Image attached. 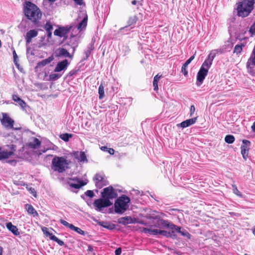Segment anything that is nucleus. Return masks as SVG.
Masks as SVG:
<instances>
[{"label": "nucleus", "mask_w": 255, "mask_h": 255, "mask_svg": "<svg viewBox=\"0 0 255 255\" xmlns=\"http://www.w3.org/2000/svg\"><path fill=\"white\" fill-rule=\"evenodd\" d=\"M23 11L25 16L33 23L36 24L42 17V12L39 7L30 1H26Z\"/></svg>", "instance_id": "nucleus-1"}, {"label": "nucleus", "mask_w": 255, "mask_h": 255, "mask_svg": "<svg viewBox=\"0 0 255 255\" xmlns=\"http://www.w3.org/2000/svg\"><path fill=\"white\" fill-rule=\"evenodd\" d=\"M71 161L67 159L66 156H55L51 161V169L58 173H63L70 168Z\"/></svg>", "instance_id": "nucleus-2"}, {"label": "nucleus", "mask_w": 255, "mask_h": 255, "mask_svg": "<svg viewBox=\"0 0 255 255\" xmlns=\"http://www.w3.org/2000/svg\"><path fill=\"white\" fill-rule=\"evenodd\" d=\"M255 0H243L237 3V15L245 17L248 16L254 9Z\"/></svg>", "instance_id": "nucleus-3"}, {"label": "nucleus", "mask_w": 255, "mask_h": 255, "mask_svg": "<svg viewBox=\"0 0 255 255\" xmlns=\"http://www.w3.org/2000/svg\"><path fill=\"white\" fill-rule=\"evenodd\" d=\"M130 198L126 195H123L118 197L114 204L115 212L118 214L125 213L129 207Z\"/></svg>", "instance_id": "nucleus-4"}, {"label": "nucleus", "mask_w": 255, "mask_h": 255, "mask_svg": "<svg viewBox=\"0 0 255 255\" xmlns=\"http://www.w3.org/2000/svg\"><path fill=\"white\" fill-rule=\"evenodd\" d=\"M16 145L14 144L6 145L0 147V160L7 159L14 155Z\"/></svg>", "instance_id": "nucleus-5"}, {"label": "nucleus", "mask_w": 255, "mask_h": 255, "mask_svg": "<svg viewBox=\"0 0 255 255\" xmlns=\"http://www.w3.org/2000/svg\"><path fill=\"white\" fill-rule=\"evenodd\" d=\"M101 196L110 201L111 199L117 198L118 193L117 190L112 186H109L103 189L101 192Z\"/></svg>", "instance_id": "nucleus-6"}, {"label": "nucleus", "mask_w": 255, "mask_h": 255, "mask_svg": "<svg viewBox=\"0 0 255 255\" xmlns=\"http://www.w3.org/2000/svg\"><path fill=\"white\" fill-rule=\"evenodd\" d=\"M93 181L96 187L99 189L107 185L108 182L105 178V176L99 173L95 175L93 177Z\"/></svg>", "instance_id": "nucleus-7"}, {"label": "nucleus", "mask_w": 255, "mask_h": 255, "mask_svg": "<svg viewBox=\"0 0 255 255\" xmlns=\"http://www.w3.org/2000/svg\"><path fill=\"white\" fill-rule=\"evenodd\" d=\"M1 118H0V121L2 126L6 128H13L14 121L9 116L7 113H2Z\"/></svg>", "instance_id": "nucleus-8"}, {"label": "nucleus", "mask_w": 255, "mask_h": 255, "mask_svg": "<svg viewBox=\"0 0 255 255\" xmlns=\"http://www.w3.org/2000/svg\"><path fill=\"white\" fill-rule=\"evenodd\" d=\"M112 204L113 203L110 200L103 198L95 200L93 203L99 211H101L103 208L110 207Z\"/></svg>", "instance_id": "nucleus-9"}, {"label": "nucleus", "mask_w": 255, "mask_h": 255, "mask_svg": "<svg viewBox=\"0 0 255 255\" xmlns=\"http://www.w3.org/2000/svg\"><path fill=\"white\" fill-rule=\"evenodd\" d=\"M71 28V26L60 27L54 31V34L60 37H63L65 39L67 38V34L70 32Z\"/></svg>", "instance_id": "nucleus-10"}, {"label": "nucleus", "mask_w": 255, "mask_h": 255, "mask_svg": "<svg viewBox=\"0 0 255 255\" xmlns=\"http://www.w3.org/2000/svg\"><path fill=\"white\" fill-rule=\"evenodd\" d=\"M216 55V53L213 51H211L208 55L207 59L203 63L201 68L205 69L208 71L209 68L211 67L213 61Z\"/></svg>", "instance_id": "nucleus-11"}, {"label": "nucleus", "mask_w": 255, "mask_h": 255, "mask_svg": "<svg viewBox=\"0 0 255 255\" xmlns=\"http://www.w3.org/2000/svg\"><path fill=\"white\" fill-rule=\"evenodd\" d=\"M251 145V142L249 140L244 139L243 140V145H241V154L244 159L246 160L249 152V146Z\"/></svg>", "instance_id": "nucleus-12"}, {"label": "nucleus", "mask_w": 255, "mask_h": 255, "mask_svg": "<svg viewBox=\"0 0 255 255\" xmlns=\"http://www.w3.org/2000/svg\"><path fill=\"white\" fill-rule=\"evenodd\" d=\"M60 223L65 226L67 228H69L70 230L74 231L75 232H77V233L82 235H85V232L81 230L80 228L74 226L73 224H70L67 221L64 220L63 219H60L59 220Z\"/></svg>", "instance_id": "nucleus-13"}, {"label": "nucleus", "mask_w": 255, "mask_h": 255, "mask_svg": "<svg viewBox=\"0 0 255 255\" xmlns=\"http://www.w3.org/2000/svg\"><path fill=\"white\" fill-rule=\"evenodd\" d=\"M157 224L158 226L160 228H168L170 229L171 230H173L174 228H176L175 225L173 223L169 222L167 220H165L163 219H159L157 222Z\"/></svg>", "instance_id": "nucleus-14"}, {"label": "nucleus", "mask_w": 255, "mask_h": 255, "mask_svg": "<svg viewBox=\"0 0 255 255\" xmlns=\"http://www.w3.org/2000/svg\"><path fill=\"white\" fill-rule=\"evenodd\" d=\"M37 35V30L32 29L27 31L24 36L26 44H29L31 42L32 38L36 37Z\"/></svg>", "instance_id": "nucleus-15"}, {"label": "nucleus", "mask_w": 255, "mask_h": 255, "mask_svg": "<svg viewBox=\"0 0 255 255\" xmlns=\"http://www.w3.org/2000/svg\"><path fill=\"white\" fill-rule=\"evenodd\" d=\"M208 71L205 69L200 68V70L197 73V80L200 83V84H202L205 79L206 76L207 75Z\"/></svg>", "instance_id": "nucleus-16"}, {"label": "nucleus", "mask_w": 255, "mask_h": 255, "mask_svg": "<svg viewBox=\"0 0 255 255\" xmlns=\"http://www.w3.org/2000/svg\"><path fill=\"white\" fill-rule=\"evenodd\" d=\"M69 64L68 61L67 59L63 60L62 61L58 62L56 66L54 72H58L65 69Z\"/></svg>", "instance_id": "nucleus-17"}, {"label": "nucleus", "mask_w": 255, "mask_h": 255, "mask_svg": "<svg viewBox=\"0 0 255 255\" xmlns=\"http://www.w3.org/2000/svg\"><path fill=\"white\" fill-rule=\"evenodd\" d=\"M138 18L137 15H133L129 17L127 21V25L125 27H121L120 29V30L122 31L128 26H134L136 23V22L138 21ZM133 27L134 26L131 27V28H133Z\"/></svg>", "instance_id": "nucleus-18"}, {"label": "nucleus", "mask_w": 255, "mask_h": 255, "mask_svg": "<svg viewBox=\"0 0 255 255\" xmlns=\"http://www.w3.org/2000/svg\"><path fill=\"white\" fill-rule=\"evenodd\" d=\"M42 231L46 236H48L49 237L50 240L56 242L60 246H63L64 245V243L63 241L59 240L52 233H50V232L47 231L45 232V230L44 229H42Z\"/></svg>", "instance_id": "nucleus-19"}, {"label": "nucleus", "mask_w": 255, "mask_h": 255, "mask_svg": "<svg viewBox=\"0 0 255 255\" xmlns=\"http://www.w3.org/2000/svg\"><path fill=\"white\" fill-rule=\"evenodd\" d=\"M6 227L7 229L10 231L14 235L18 236L19 235V232L16 226L12 225L11 222H8L6 224Z\"/></svg>", "instance_id": "nucleus-20"}, {"label": "nucleus", "mask_w": 255, "mask_h": 255, "mask_svg": "<svg viewBox=\"0 0 255 255\" xmlns=\"http://www.w3.org/2000/svg\"><path fill=\"white\" fill-rule=\"evenodd\" d=\"M57 56L59 57H69L72 58V55H71L69 52L65 48H59L57 50Z\"/></svg>", "instance_id": "nucleus-21"}, {"label": "nucleus", "mask_w": 255, "mask_h": 255, "mask_svg": "<svg viewBox=\"0 0 255 255\" xmlns=\"http://www.w3.org/2000/svg\"><path fill=\"white\" fill-rule=\"evenodd\" d=\"M196 121L197 117L190 119L182 122L180 124V125L183 128H187L195 124Z\"/></svg>", "instance_id": "nucleus-22"}, {"label": "nucleus", "mask_w": 255, "mask_h": 255, "mask_svg": "<svg viewBox=\"0 0 255 255\" xmlns=\"http://www.w3.org/2000/svg\"><path fill=\"white\" fill-rule=\"evenodd\" d=\"M12 99L15 102H16L17 104L19 106H20L22 109H24L26 107V103L22 99H21L18 95H13Z\"/></svg>", "instance_id": "nucleus-23"}, {"label": "nucleus", "mask_w": 255, "mask_h": 255, "mask_svg": "<svg viewBox=\"0 0 255 255\" xmlns=\"http://www.w3.org/2000/svg\"><path fill=\"white\" fill-rule=\"evenodd\" d=\"M54 59L53 56L49 57L48 58L44 59L37 63L36 68L43 67L46 65L49 64Z\"/></svg>", "instance_id": "nucleus-24"}, {"label": "nucleus", "mask_w": 255, "mask_h": 255, "mask_svg": "<svg viewBox=\"0 0 255 255\" xmlns=\"http://www.w3.org/2000/svg\"><path fill=\"white\" fill-rule=\"evenodd\" d=\"M41 144V141L36 137H34L33 141L27 143V146L32 149L38 148Z\"/></svg>", "instance_id": "nucleus-25"}, {"label": "nucleus", "mask_w": 255, "mask_h": 255, "mask_svg": "<svg viewBox=\"0 0 255 255\" xmlns=\"http://www.w3.org/2000/svg\"><path fill=\"white\" fill-rule=\"evenodd\" d=\"M25 209L29 214L32 215L33 217H37L38 214L33 207L29 204H26L25 206Z\"/></svg>", "instance_id": "nucleus-26"}, {"label": "nucleus", "mask_w": 255, "mask_h": 255, "mask_svg": "<svg viewBox=\"0 0 255 255\" xmlns=\"http://www.w3.org/2000/svg\"><path fill=\"white\" fill-rule=\"evenodd\" d=\"M88 16L86 15L83 20L78 24L77 29L80 31L85 28L87 25Z\"/></svg>", "instance_id": "nucleus-27"}, {"label": "nucleus", "mask_w": 255, "mask_h": 255, "mask_svg": "<svg viewBox=\"0 0 255 255\" xmlns=\"http://www.w3.org/2000/svg\"><path fill=\"white\" fill-rule=\"evenodd\" d=\"M161 76V75H159V74H158L154 77L153 81V86L154 87V90L155 91H157L158 90V83Z\"/></svg>", "instance_id": "nucleus-28"}, {"label": "nucleus", "mask_w": 255, "mask_h": 255, "mask_svg": "<svg viewBox=\"0 0 255 255\" xmlns=\"http://www.w3.org/2000/svg\"><path fill=\"white\" fill-rule=\"evenodd\" d=\"M131 218L130 217H124L119 219L118 223L123 225H126L131 223Z\"/></svg>", "instance_id": "nucleus-29"}, {"label": "nucleus", "mask_w": 255, "mask_h": 255, "mask_svg": "<svg viewBox=\"0 0 255 255\" xmlns=\"http://www.w3.org/2000/svg\"><path fill=\"white\" fill-rule=\"evenodd\" d=\"M143 231L146 233H149L152 235H160V230L158 229H152L150 228H143Z\"/></svg>", "instance_id": "nucleus-30"}, {"label": "nucleus", "mask_w": 255, "mask_h": 255, "mask_svg": "<svg viewBox=\"0 0 255 255\" xmlns=\"http://www.w3.org/2000/svg\"><path fill=\"white\" fill-rule=\"evenodd\" d=\"M176 228L173 229V231H176L180 234H181L182 236L185 237H189L190 236V234L187 232L186 230H183L181 231V228L180 227H178L175 225Z\"/></svg>", "instance_id": "nucleus-31"}, {"label": "nucleus", "mask_w": 255, "mask_h": 255, "mask_svg": "<svg viewBox=\"0 0 255 255\" xmlns=\"http://www.w3.org/2000/svg\"><path fill=\"white\" fill-rule=\"evenodd\" d=\"M86 184V183H84L83 181H77V183H70L69 185L70 187L75 188V189H79L81 187L84 186Z\"/></svg>", "instance_id": "nucleus-32"}, {"label": "nucleus", "mask_w": 255, "mask_h": 255, "mask_svg": "<svg viewBox=\"0 0 255 255\" xmlns=\"http://www.w3.org/2000/svg\"><path fill=\"white\" fill-rule=\"evenodd\" d=\"M244 47H245V45L243 43L236 45L234 49V53L236 54H240L242 52Z\"/></svg>", "instance_id": "nucleus-33"}, {"label": "nucleus", "mask_w": 255, "mask_h": 255, "mask_svg": "<svg viewBox=\"0 0 255 255\" xmlns=\"http://www.w3.org/2000/svg\"><path fill=\"white\" fill-rule=\"evenodd\" d=\"M98 93L99 94V99L102 100L105 97L104 92V87L102 84H101L98 88Z\"/></svg>", "instance_id": "nucleus-34"}, {"label": "nucleus", "mask_w": 255, "mask_h": 255, "mask_svg": "<svg viewBox=\"0 0 255 255\" xmlns=\"http://www.w3.org/2000/svg\"><path fill=\"white\" fill-rule=\"evenodd\" d=\"M235 137L231 134L227 135L225 137V142L229 144L233 143L235 141Z\"/></svg>", "instance_id": "nucleus-35"}, {"label": "nucleus", "mask_w": 255, "mask_h": 255, "mask_svg": "<svg viewBox=\"0 0 255 255\" xmlns=\"http://www.w3.org/2000/svg\"><path fill=\"white\" fill-rule=\"evenodd\" d=\"M170 232H167L164 230H160V235L166 237H171L174 233L173 230H171Z\"/></svg>", "instance_id": "nucleus-36"}, {"label": "nucleus", "mask_w": 255, "mask_h": 255, "mask_svg": "<svg viewBox=\"0 0 255 255\" xmlns=\"http://www.w3.org/2000/svg\"><path fill=\"white\" fill-rule=\"evenodd\" d=\"M101 150L107 151L111 155H113L115 153V150L112 148H108L106 146H102L100 147Z\"/></svg>", "instance_id": "nucleus-37"}, {"label": "nucleus", "mask_w": 255, "mask_h": 255, "mask_svg": "<svg viewBox=\"0 0 255 255\" xmlns=\"http://www.w3.org/2000/svg\"><path fill=\"white\" fill-rule=\"evenodd\" d=\"M78 160L81 162L88 161L86 155L84 151L80 152V157L78 158Z\"/></svg>", "instance_id": "nucleus-38"}, {"label": "nucleus", "mask_w": 255, "mask_h": 255, "mask_svg": "<svg viewBox=\"0 0 255 255\" xmlns=\"http://www.w3.org/2000/svg\"><path fill=\"white\" fill-rule=\"evenodd\" d=\"M72 136V134H69L68 133H65L61 134L60 135V138L63 139L65 141H68L69 140V138L71 137Z\"/></svg>", "instance_id": "nucleus-39"}, {"label": "nucleus", "mask_w": 255, "mask_h": 255, "mask_svg": "<svg viewBox=\"0 0 255 255\" xmlns=\"http://www.w3.org/2000/svg\"><path fill=\"white\" fill-rule=\"evenodd\" d=\"M61 75L58 74H51L49 75V80L55 81L60 78Z\"/></svg>", "instance_id": "nucleus-40"}, {"label": "nucleus", "mask_w": 255, "mask_h": 255, "mask_svg": "<svg viewBox=\"0 0 255 255\" xmlns=\"http://www.w3.org/2000/svg\"><path fill=\"white\" fill-rule=\"evenodd\" d=\"M232 187H233V190L234 193H235L236 195H237L239 197H242V193L239 191L237 186L236 185H233Z\"/></svg>", "instance_id": "nucleus-41"}, {"label": "nucleus", "mask_w": 255, "mask_h": 255, "mask_svg": "<svg viewBox=\"0 0 255 255\" xmlns=\"http://www.w3.org/2000/svg\"><path fill=\"white\" fill-rule=\"evenodd\" d=\"M44 29L46 30V32L52 31L53 29V26L50 22H47L44 25Z\"/></svg>", "instance_id": "nucleus-42"}, {"label": "nucleus", "mask_w": 255, "mask_h": 255, "mask_svg": "<svg viewBox=\"0 0 255 255\" xmlns=\"http://www.w3.org/2000/svg\"><path fill=\"white\" fill-rule=\"evenodd\" d=\"M187 66L184 64L182 65L181 68V72L183 73L185 76H187L188 75V71L187 70Z\"/></svg>", "instance_id": "nucleus-43"}, {"label": "nucleus", "mask_w": 255, "mask_h": 255, "mask_svg": "<svg viewBox=\"0 0 255 255\" xmlns=\"http://www.w3.org/2000/svg\"><path fill=\"white\" fill-rule=\"evenodd\" d=\"M85 194L90 198H93L95 196L94 192L92 190H87L85 192Z\"/></svg>", "instance_id": "nucleus-44"}, {"label": "nucleus", "mask_w": 255, "mask_h": 255, "mask_svg": "<svg viewBox=\"0 0 255 255\" xmlns=\"http://www.w3.org/2000/svg\"><path fill=\"white\" fill-rule=\"evenodd\" d=\"M26 188H27V190L30 192V193L32 194V195L34 197H36V192L33 188H32L31 187H27Z\"/></svg>", "instance_id": "nucleus-45"}, {"label": "nucleus", "mask_w": 255, "mask_h": 255, "mask_svg": "<svg viewBox=\"0 0 255 255\" xmlns=\"http://www.w3.org/2000/svg\"><path fill=\"white\" fill-rule=\"evenodd\" d=\"M196 54V52L195 53V54L192 55V56L190 57V58L189 59H188L184 63V64L186 65V66H188V65L191 63V62L195 58V55Z\"/></svg>", "instance_id": "nucleus-46"}, {"label": "nucleus", "mask_w": 255, "mask_h": 255, "mask_svg": "<svg viewBox=\"0 0 255 255\" xmlns=\"http://www.w3.org/2000/svg\"><path fill=\"white\" fill-rule=\"evenodd\" d=\"M12 54H13V62L15 65H17V59L18 56H17V55L15 50H13Z\"/></svg>", "instance_id": "nucleus-47"}, {"label": "nucleus", "mask_w": 255, "mask_h": 255, "mask_svg": "<svg viewBox=\"0 0 255 255\" xmlns=\"http://www.w3.org/2000/svg\"><path fill=\"white\" fill-rule=\"evenodd\" d=\"M250 32L252 34H255V21L253 24L251 26Z\"/></svg>", "instance_id": "nucleus-48"}, {"label": "nucleus", "mask_w": 255, "mask_h": 255, "mask_svg": "<svg viewBox=\"0 0 255 255\" xmlns=\"http://www.w3.org/2000/svg\"><path fill=\"white\" fill-rule=\"evenodd\" d=\"M195 111V108L194 105H191L190 109V116H192Z\"/></svg>", "instance_id": "nucleus-49"}, {"label": "nucleus", "mask_w": 255, "mask_h": 255, "mask_svg": "<svg viewBox=\"0 0 255 255\" xmlns=\"http://www.w3.org/2000/svg\"><path fill=\"white\" fill-rule=\"evenodd\" d=\"M122 253V249L121 248L117 249L115 252V255H120Z\"/></svg>", "instance_id": "nucleus-50"}, {"label": "nucleus", "mask_w": 255, "mask_h": 255, "mask_svg": "<svg viewBox=\"0 0 255 255\" xmlns=\"http://www.w3.org/2000/svg\"><path fill=\"white\" fill-rule=\"evenodd\" d=\"M78 5H81L83 3V0H73Z\"/></svg>", "instance_id": "nucleus-51"}, {"label": "nucleus", "mask_w": 255, "mask_h": 255, "mask_svg": "<svg viewBox=\"0 0 255 255\" xmlns=\"http://www.w3.org/2000/svg\"><path fill=\"white\" fill-rule=\"evenodd\" d=\"M91 53V52L90 50H87L86 51H85V54H86V58H88L90 54Z\"/></svg>", "instance_id": "nucleus-52"}, {"label": "nucleus", "mask_w": 255, "mask_h": 255, "mask_svg": "<svg viewBox=\"0 0 255 255\" xmlns=\"http://www.w3.org/2000/svg\"><path fill=\"white\" fill-rule=\"evenodd\" d=\"M47 36L49 38H50L52 36V31H49L47 32Z\"/></svg>", "instance_id": "nucleus-53"}, {"label": "nucleus", "mask_w": 255, "mask_h": 255, "mask_svg": "<svg viewBox=\"0 0 255 255\" xmlns=\"http://www.w3.org/2000/svg\"><path fill=\"white\" fill-rule=\"evenodd\" d=\"M252 129L253 131L255 132V122L254 123L253 126H252Z\"/></svg>", "instance_id": "nucleus-54"}, {"label": "nucleus", "mask_w": 255, "mask_h": 255, "mask_svg": "<svg viewBox=\"0 0 255 255\" xmlns=\"http://www.w3.org/2000/svg\"><path fill=\"white\" fill-rule=\"evenodd\" d=\"M137 3V1L136 0H133L131 1V3L133 5H135V4H136ZM138 3H139V2H138Z\"/></svg>", "instance_id": "nucleus-55"}, {"label": "nucleus", "mask_w": 255, "mask_h": 255, "mask_svg": "<svg viewBox=\"0 0 255 255\" xmlns=\"http://www.w3.org/2000/svg\"><path fill=\"white\" fill-rule=\"evenodd\" d=\"M88 251H93V248L91 246H88Z\"/></svg>", "instance_id": "nucleus-56"}, {"label": "nucleus", "mask_w": 255, "mask_h": 255, "mask_svg": "<svg viewBox=\"0 0 255 255\" xmlns=\"http://www.w3.org/2000/svg\"><path fill=\"white\" fill-rule=\"evenodd\" d=\"M2 250H3L1 246H0V255H2Z\"/></svg>", "instance_id": "nucleus-57"}, {"label": "nucleus", "mask_w": 255, "mask_h": 255, "mask_svg": "<svg viewBox=\"0 0 255 255\" xmlns=\"http://www.w3.org/2000/svg\"><path fill=\"white\" fill-rule=\"evenodd\" d=\"M48 0L49 1H50V2H53L55 1H56L57 0Z\"/></svg>", "instance_id": "nucleus-58"}, {"label": "nucleus", "mask_w": 255, "mask_h": 255, "mask_svg": "<svg viewBox=\"0 0 255 255\" xmlns=\"http://www.w3.org/2000/svg\"><path fill=\"white\" fill-rule=\"evenodd\" d=\"M102 226H103V227H104L105 228H109V227H107V226H105V225H102Z\"/></svg>", "instance_id": "nucleus-59"}, {"label": "nucleus", "mask_w": 255, "mask_h": 255, "mask_svg": "<svg viewBox=\"0 0 255 255\" xmlns=\"http://www.w3.org/2000/svg\"><path fill=\"white\" fill-rule=\"evenodd\" d=\"M75 50V48L73 47V52H74Z\"/></svg>", "instance_id": "nucleus-60"}, {"label": "nucleus", "mask_w": 255, "mask_h": 255, "mask_svg": "<svg viewBox=\"0 0 255 255\" xmlns=\"http://www.w3.org/2000/svg\"><path fill=\"white\" fill-rule=\"evenodd\" d=\"M71 180H72V181H75V179H71Z\"/></svg>", "instance_id": "nucleus-61"}, {"label": "nucleus", "mask_w": 255, "mask_h": 255, "mask_svg": "<svg viewBox=\"0 0 255 255\" xmlns=\"http://www.w3.org/2000/svg\"><path fill=\"white\" fill-rule=\"evenodd\" d=\"M0 231H1V230L0 229Z\"/></svg>", "instance_id": "nucleus-62"}]
</instances>
